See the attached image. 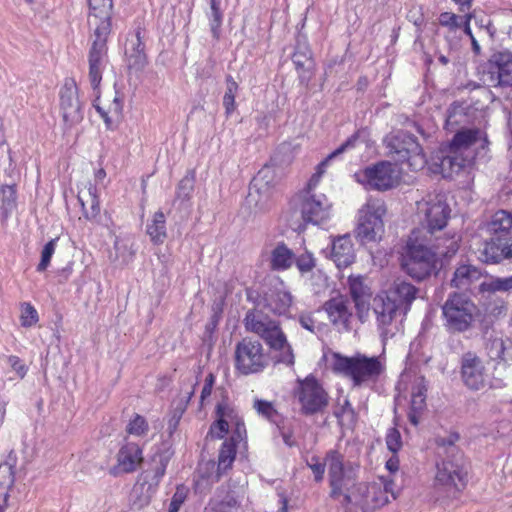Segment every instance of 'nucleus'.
<instances>
[{
    "label": "nucleus",
    "instance_id": "nucleus-27",
    "mask_svg": "<svg viewBox=\"0 0 512 512\" xmlns=\"http://www.w3.org/2000/svg\"><path fill=\"white\" fill-rule=\"evenodd\" d=\"M481 277L482 272L477 267L471 264H461L454 271L450 286L459 290H468Z\"/></svg>",
    "mask_w": 512,
    "mask_h": 512
},
{
    "label": "nucleus",
    "instance_id": "nucleus-57",
    "mask_svg": "<svg viewBox=\"0 0 512 512\" xmlns=\"http://www.w3.org/2000/svg\"><path fill=\"white\" fill-rule=\"evenodd\" d=\"M186 497H187V493H186L185 488L177 487L174 495L172 496L169 507L179 511V509H180L181 505L184 503Z\"/></svg>",
    "mask_w": 512,
    "mask_h": 512
},
{
    "label": "nucleus",
    "instance_id": "nucleus-30",
    "mask_svg": "<svg viewBox=\"0 0 512 512\" xmlns=\"http://www.w3.org/2000/svg\"><path fill=\"white\" fill-rule=\"evenodd\" d=\"M478 258L485 263H499L505 259V239L486 241L479 250Z\"/></svg>",
    "mask_w": 512,
    "mask_h": 512
},
{
    "label": "nucleus",
    "instance_id": "nucleus-56",
    "mask_svg": "<svg viewBox=\"0 0 512 512\" xmlns=\"http://www.w3.org/2000/svg\"><path fill=\"white\" fill-rule=\"evenodd\" d=\"M214 383H215V376L212 373L208 374L205 378L204 386L201 391V396H200L201 405H204L206 399H208L211 396Z\"/></svg>",
    "mask_w": 512,
    "mask_h": 512
},
{
    "label": "nucleus",
    "instance_id": "nucleus-25",
    "mask_svg": "<svg viewBox=\"0 0 512 512\" xmlns=\"http://www.w3.org/2000/svg\"><path fill=\"white\" fill-rule=\"evenodd\" d=\"M331 259L338 268L351 265L355 259V252L350 236H340L332 241Z\"/></svg>",
    "mask_w": 512,
    "mask_h": 512
},
{
    "label": "nucleus",
    "instance_id": "nucleus-52",
    "mask_svg": "<svg viewBox=\"0 0 512 512\" xmlns=\"http://www.w3.org/2000/svg\"><path fill=\"white\" fill-rule=\"evenodd\" d=\"M194 188L193 179L184 177L178 184L176 196L178 199L187 200L191 197Z\"/></svg>",
    "mask_w": 512,
    "mask_h": 512
},
{
    "label": "nucleus",
    "instance_id": "nucleus-23",
    "mask_svg": "<svg viewBox=\"0 0 512 512\" xmlns=\"http://www.w3.org/2000/svg\"><path fill=\"white\" fill-rule=\"evenodd\" d=\"M142 460L141 448L135 443H126L117 453V464L111 469V474L134 472Z\"/></svg>",
    "mask_w": 512,
    "mask_h": 512
},
{
    "label": "nucleus",
    "instance_id": "nucleus-16",
    "mask_svg": "<svg viewBox=\"0 0 512 512\" xmlns=\"http://www.w3.org/2000/svg\"><path fill=\"white\" fill-rule=\"evenodd\" d=\"M165 470L166 465L161 462L154 468V470L145 471L141 474L139 481L135 484L132 491V505L135 509H142L150 503L152 497L157 491L161 479L165 474Z\"/></svg>",
    "mask_w": 512,
    "mask_h": 512
},
{
    "label": "nucleus",
    "instance_id": "nucleus-40",
    "mask_svg": "<svg viewBox=\"0 0 512 512\" xmlns=\"http://www.w3.org/2000/svg\"><path fill=\"white\" fill-rule=\"evenodd\" d=\"M238 83L228 76L226 79V91L223 96V107L227 116L231 115L236 109V94L238 91Z\"/></svg>",
    "mask_w": 512,
    "mask_h": 512
},
{
    "label": "nucleus",
    "instance_id": "nucleus-33",
    "mask_svg": "<svg viewBox=\"0 0 512 512\" xmlns=\"http://www.w3.org/2000/svg\"><path fill=\"white\" fill-rule=\"evenodd\" d=\"M240 441L241 440H234L233 437H229L223 442L218 456L217 479L221 473L231 467L236 455V445Z\"/></svg>",
    "mask_w": 512,
    "mask_h": 512
},
{
    "label": "nucleus",
    "instance_id": "nucleus-44",
    "mask_svg": "<svg viewBox=\"0 0 512 512\" xmlns=\"http://www.w3.org/2000/svg\"><path fill=\"white\" fill-rule=\"evenodd\" d=\"M149 426L144 417L136 414L127 424L126 431L128 434L141 437L147 434Z\"/></svg>",
    "mask_w": 512,
    "mask_h": 512
},
{
    "label": "nucleus",
    "instance_id": "nucleus-3",
    "mask_svg": "<svg viewBox=\"0 0 512 512\" xmlns=\"http://www.w3.org/2000/svg\"><path fill=\"white\" fill-rule=\"evenodd\" d=\"M417 289L410 283L397 279L373 299V312L384 340L399 330L398 318L407 314L416 299Z\"/></svg>",
    "mask_w": 512,
    "mask_h": 512
},
{
    "label": "nucleus",
    "instance_id": "nucleus-22",
    "mask_svg": "<svg viewBox=\"0 0 512 512\" xmlns=\"http://www.w3.org/2000/svg\"><path fill=\"white\" fill-rule=\"evenodd\" d=\"M461 377L471 390H481L486 386L487 374L482 360L474 353L467 352L461 359Z\"/></svg>",
    "mask_w": 512,
    "mask_h": 512
},
{
    "label": "nucleus",
    "instance_id": "nucleus-29",
    "mask_svg": "<svg viewBox=\"0 0 512 512\" xmlns=\"http://www.w3.org/2000/svg\"><path fill=\"white\" fill-rule=\"evenodd\" d=\"M125 55L130 68L142 69L146 64V55L144 53V44L140 37V31H137L131 40L125 46Z\"/></svg>",
    "mask_w": 512,
    "mask_h": 512
},
{
    "label": "nucleus",
    "instance_id": "nucleus-21",
    "mask_svg": "<svg viewBox=\"0 0 512 512\" xmlns=\"http://www.w3.org/2000/svg\"><path fill=\"white\" fill-rule=\"evenodd\" d=\"M88 26L93 35H109L112 24V0H88Z\"/></svg>",
    "mask_w": 512,
    "mask_h": 512
},
{
    "label": "nucleus",
    "instance_id": "nucleus-20",
    "mask_svg": "<svg viewBox=\"0 0 512 512\" xmlns=\"http://www.w3.org/2000/svg\"><path fill=\"white\" fill-rule=\"evenodd\" d=\"M109 35H93L92 46L88 55L89 80L92 88L96 90L102 80V73L106 68L107 59V38Z\"/></svg>",
    "mask_w": 512,
    "mask_h": 512
},
{
    "label": "nucleus",
    "instance_id": "nucleus-42",
    "mask_svg": "<svg viewBox=\"0 0 512 512\" xmlns=\"http://www.w3.org/2000/svg\"><path fill=\"white\" fill-rule=\"evenodd\" d=\"M20 323L25 328L35 326L39 321V314L36 308L29 302H23L20 305Z\"/></svg>",
    "mask_w": 512,
    "mask_h": 512
},
{
    "label": "nucleus",
    "instance_id": "nucleus-62",
    "mask_svg": "<svg viewBox=\"0 0 512 512\" xmlns=\"http://www.w3.org/2000/svg\"><path fill=\"white\" fill-rule=\"evenodd\" d=\"M506 312H507V304L504 301H501L499 303V305H496L491 310V314L494 316H501V315L506 314Z\"/></svg>",
    "mask_w": 512,
    "mask_h": 512
},
{
    "label": "nucleus",
    "instance_id": "nucleus-47",
    "mask_svg": "<svg viewBox=\"0 0 512 512\" xmlns=\"http://www.w3.org/2000/svg\"><path fill=\"white\" fill-rule=\"evenodd\" d=\"M253 407L258 415L266 418L267 420L274 421L277 416V412L271 402L255 400Z\"/></svg>",
    "mask_w": 512,
    "mask_h": 512
},
{
    "label": "nucleus",
    "instance_id": "nucleus-48",
    "mask_svg": "<svg viewBox=\"0 0 512 512\" xmlns=\"http://www.w3.org/2000/svg\"><path fill=\"white\" fill-rule=\"evenodd\" d=\"M292 303V297L287 292H279L276 294L274 304L271 303L272 310L276 314H284Z\"/></svg>",
    "mask_w": 512,
    "mask_h": 512
},
{
    "label": "nucleus",
    "instance_id": "nucleus-11",
    "mask_svg": "<svg viewBox=\"0 0 512 512\" xmlns=\"http://www.w3.org/2000/svg\"><path fill=\"white\" fill-rule=\"evenodd\" d=\"M398 397L410 395V411L409 420L413 425L419 423V414L426 407L427 385L424 377L415 371H404L398 381L397 387Z\"/></svg>",
    "mask_w": 512,
    "mask_h": 512
},
{
    "label": "nucleus",
    "instance_id": "nucleus-34",
    "mask_svg": "<svg viewBox=\"0 0 512 512\" xmlns=\"http://www.w3.org/2000/svg\"><path fill=\"white\" fill-rule=\"evenodd\" d=\"M166 221L162 211L154 213L150 223L147 225V234L154 244H162L166 239Z\"/></svg>",
    "mask_w": 512,
    "mask_h": 512
},
{
    "label": "nucleus",
    "instance_id": "nucleus-49",
    "mask_svg": "<svg viewBox=\"0 0 512 512\" xmlns=\"http://www.w3.org/2000/svg\"><path fill=\"white\" fill-rule=\"evenodd\" d=\"M295 263L300 273L304 274L312 271L316 265V260L312 253L305 251L295 259Z\"/></svg>",
    "mask_w": 512,
    "mask_h": 512
},
{
    "label": "nucleus",
    "instance_id": "nucleus-7",
    "mask_svg": "<svg viewBox=\"0 0 512 512\" xmlns=\"http://www.w3.org/2000/svg\"><path fill=\"white\" fill-rule=\"evenodd\" d=\"M442 316L448 331L463 333L473 326L479 316V308L469 296L454 292L444 302Z\"/></svg>",
    "mask_w": 512,
    "mask_h": 512
},
{
    "label": "nucleus",
    "instance_id": "nucleus-64",
    "mask_svg": "<svg viewBox=\"0 0 512 512\" xmlns=\"http://www.w3.org/2000/svg\"><path fill=\"white\" fill-rule=\"evenodd\" d=\"M505 259H512V240L505 239Z\"/></svg>",
    "mask_w": 512,
    "mask_h": 512
},
{
    "label": "nucleus",
    "instance_id": "nucleus-14",
    "mask_svg": "<svg viewBox=\"0 0 512 512\" xmlns=\"http://www.w3.org/2000/svg\"><path fill=\"white\" fill-rule=\"evenodd\" d=\"M295 394L304 414L320 412L329 402L328 393L313 376H307L305 379L298 381Z\"/></svg>",
    "mask_w": 512,
    "mask_h": 512
},
{
    "label": "nucleus",
    "instance_id": "nucleus-18",
    "mask_svg": "<svg viewBox=\"0 0 512 512\" xmlns=\"http://www.w3.org/2000/svg\"><path fill=\"white\" fill-rule=\"evenodd\" d=\"M434 486L449 495H455L464 487L460 465L454 460L437 463Z\"/></svg>",
    "mask_w": 512,
    "mask_h": 512
},
{
    "label": "nucleus",
    "instance_id": "nucleus-2",
    "mask_svg": "<svg viewBox=\"0 0 512 512\" xmlns=\"http://www.w3.org/2000/svg\"><path fill=\"white\" fill-rule=\"evenodd\" d=\"M328 461L331 497L342 505H354L363 512H374L389 502V494L397 498L392 479L381 476L370 483L356 485L354 479L344 472L342 455L331 453Z\"/></svg>",
    "mask_w": 512,
    "mask_h": 512
},
{
    "label": "nucleus",
    "instance_id": "nucleus-54",
    "mask_svg": "<svg viewBox=\"0 0 512 512\" xmlns=\"http://www.w3.org/2000/svg\"><path fill=\"white\" fill-rule=\"evenodd\" d=\"M459 241L460 238L457 235L445 238L443 246L446 248V251L441 252L442 256H444L445 258H449L455 255L459 249Z\"/></svg>",
    "mask_w": 512,
    "mask_h": 512
},
{
    "label": "nucleus",
    "instance_id": "nucleus-46",
    "mask_svg": "<svg viewBox=\"0 0 512 512\" xmlns=\"http://www.w3.org/2000/svg\"><path fill=\"white\" fill-rule=\"evenodd\" d=\"M487 349L492 359H502L506 350V341L502 337H494L490 339Z\"/></svg>",
    "mask_w": 512,
    "mask_h": 512
},
{
    "label": "nucleus",
    "instance_id": "nucleus-10",
    "mask_svg": "<svg viewBox=\"0 0 512 512\" xmlns=\"http://www.w3.org/2000/svg\"><path fill=\"white\" fill-rule=\"evenodd\" d=\"M417 216L422 228H417L422 235L432 239L435 232L442 230L450 216V208L442 196H429L417 203Z\"/></svg>",
    "mask_w": 512,
    "mask_h": 512
},
{
    "label": "nucleus",
    "instance_id": "nucleus-1",
    "mask_svg": "<svg viewBox=\"0 0 512 512\" xmlns=\"http://www.w3.org/2000/svg\"><path fill=\"white\" fill-rule=\"evenodd\" d=\"M487 140L479 129L459 131L450 144L443 145L429 161L426 160L417 140L402 131L386 138L388 155L396 162H406L412 170H419L428 164L429 170L443 177H452L463 168L470 166L478 148H484Z\"/></svg>",
    "mask_w": 512,
    "mask_h": 512
},
{
    "label": "nucleus",
    "instance_id": "nucleus-4",
    "mask_svg": "<svg viewBox=\"0 0 512 512\" xmlns=\"http://www.w3.org/2000/svg\"><path fill=\"white\" fill-rule=\"evenodd\" d=\"M325 359L332 371L349 378L354 386L375 383L385 371V359L381 356L368 357L357 353L346 357L336 352H328Z\"/></svg>",
    "mask_w": 512,
    "mask_h": 512
},
{
    "label": "nucleus",
    "instance_id": "nucleus-15",
    "mask_svg": "<svg viewBox=\"0 0 512 512\" xmlns=\"http://www.w3.org/2000/svg\"><path fill=\"white\" fill-rule=\"evenodd\" d=\"M217 420L208 432L211 438L221 439L231 434L234 440H242L245 436V425L238 413L226 403H219L216 409Z\"/></svg>",
    "mask_w": 512,
    "mask_h": 512
},
{
    "label": "nucleus",
    "instance_id": "nucleus-26",
    "mask_svg": "<svg viewBox=\"0 0 512 512\" xmlns=\"http://www.w3.org/2000/svg\"><path fill=\"white\" fill-rule=\"evenodd\" d=\"M491 64L495 69L491 73L496 74L494 86H512V52L494 54Z\"/></svg>",
    "mask_w": 512,
    "mask_h": 512
},
{
    "label": "nucleus",
    "instance_id": "nucleus-35",
    "mask_svg": "<svg viewBox=\"0 0 512 512\" xmlns=\"http://www.w3.org/2000/svg\"><path fill=\"white\" fill-rule=\"evenodd\" d=\"M481 293H496V292H512V276L509 277H495L490 276L483 280L479 285Z\"/></svg>",
    "mask_w": 512,
    "mask_h": 512
},
{
    "label": "nucleus",
    "instance_id": "nucleus-6",
    "mask_svg": "<svg viewBox=\"0 0 512 512\" xmlns=\"http://www.w3.org/2000/svg\"><path fill=\"white\" fill-rule=\"evenodd\" d=\"M432 239L413 230L402 257V268L412 278L423 280L436 269V252L429 247Z\"/></svg>",
    "mask_w": 512,
    "mask_h": 512
},
{
    "label": "nucleus",
    "instance_id": "nucleus-51",
    "mask_svg": "<svg viewBox=\"0 0 512 512\" xmlns=\"http://www.w3.org/2000/svg\"><path fill=\"white\" fill-rule=\"evenodd\" d=\"M386 445L392 453H397L402 447L400 432L396 428H390L386 434Z\"/></svg>",
    "mask_w": 512,
    "mask_h": 512
},
{
    "label": "nucleus",
    "instance_id": "nucleus-43",
    "mask_svg": "<svg viewBox=\"0 0 512 512\" xmlns=\"http://www.w3.org/2000/svg\"><path fill=\"white\" fill-rule=\"evenodd\" d=\"M331 453L340 455L336 451H330L329 453H327L324 461H322L317 456H311L310 458H307L306 463H307L308 467L312 470L316 481H321L323 479L324 472H325V466L329 467L328 457H329V454H331Z\"/></svg>",
    "mask_w": 512,
    "mask_h": 512
},
{
    "label": "nucleus",
    "instance_id": "nucleus-50",
    "mask_svg": "<svg viewBox=\"0 0 512 512\" xmlns=\"http://www.w3.org/2000/svg\"><path fill=\"white\" fill-rule=\"evenodd\" d=\"M94 107L100 114L101 118L104 120L107 127H110L112 124V119L110 118L109 114L113 113L115 115H118L121 111V106L116 98L114 99L112 106L108 110H105L99 103L94 104Z\"/></svg>",
    "mask_w": 512,
    "mask_h": 512
},
{
    "label": "nucleus",
    "instance_id": "nucleus-38",
    "mask_svg": "<svg viewBox=\"0 0 512 512\" xmlns=\"http://www.w3.org/2000/svg\"><path fill=\"white\" fill-rule=\"evenodd\" d=\"M463 16L456 15L451 12H443L439 15V24L447 29L446 38H458L457 33L461 31V23Z\"/></svg>",
    "mask_w": 512,
    "mask_h": 512
},
{
    "label": "nucleus",
    "instance_id": "nucleus-39",
    "mask_svg": "<svg viewBox=\"0 0 512 512\" xmlns=\"http://www.w3.org/2000/svg\"><path fill=\"white\" fill-rule=\"evenodd\" d=\"M350 294L353 299L371 298L372 292L362 276H350L348 279Z\"/></svg>",
    "mask_w": 512,
    "mask_h": 512
},
{
    "label": "nucleus",
    "instance_id": "nucleus-28",
    "mask_svg": "<svg viewBox=\"0 0 512 512\" xmlns=\"http://www.w3.org/2000/svg\"><path fill=\"white\" fill-rule=\"evenodd\" d=\"M357 142V137L352 136L347 139L343 144H341L337 149H335L332 153H330L321 163H319L316 167L315 173L311 176L308 182L309 190L315 188L320 182L323 174L325 173L327 167L330 163L339 158L344 152L351 150L355 147Z\"/></svg>",
    "mask_w": 512,
    "mask_h": 512
},
{
    "label": "nucleus",
    "instance_id": "nucleus-12",
    "mask_svg": "<svg viewBox=\"0 0 512 512\" xmlns=\"http://www.w3.org/2000/svg\"><path fill=\"white\" fill-rule=\"evenodd\" d=\"M355 180L367 189L386 191L395 187L401 178L397 164L381 161L354 174Z\"/></svg>",
    "mask_w": 512,
    "mask_h": 512
},
{
    "label": "nucleus",
    "instance_id": "nucleus-55",
    "mask_svg": "<svg viewBox=\"0 0 512 512\" xmlns=\"http://www.w3.org/2000/svg\"><path fill=\"white\" fill-rule=\"evenodd\" d=\"M357 316L361 322H364L368 318L369 314V300L370 298L353 299Z\"/></svg>",
    "mask_w": 512,
    "mask_h": 512
},
{
    "label": "nucleus",
    "instance_id": "nucleus-60",
    "mask_svg": "<svg viewBox=\"0 0 512 512\" xmlns=\"http://www.w3.org/2000/svg\"><path fill=\"white\" fill-rule=\"evenodd\" d=\"M470 20H471V16L470 15H464L463 16V19H462V23H461V30L470 37V39H472L473 34H472V31H471V28H470Z\"/></svg>",
    "mask_w": 512,
    "mask_h": 512
},
{
    "label": "nucleus",
    "instance_id": "nucleus-31",
    "mask_svg": "<svg viewBox=\"0 0 512 512\" xmlns=\"http://www.w3.org/2000/svg\"><path fill=\"white\" fill-rule=\"evenodd\" d=\"M269 261L272 270H287L294 262V254L284 243H279L272 249Z\"/></svg>",
    "mask_w": 512,
    "mask_h": 512
},
{
    "label": "nucleus",
    "instance_id": "nucleus-32",
    "mask_svg": "<svg viewBox=\"0 0 512 512\" xmlns=\"http://www.w3.org/2000/svg\"><path fill=\"white\" fill-rule=\"evenodd\" d=\"M14 485L12 466L5 463L0 465V512H5L8 506L9 493Z\"/></svg>",
    "mask_w": 512,
    "mask_h": 512
},
{
    "label": "nucleus",
    "instance_id": "nucleus-13",
    "mask_svg": "<svg viewBox=\"0 0 512 512\" xmlns=\"http://www.w3.org/2000/svg\"><path fill=\"white\" fill-rule=\"evenodd\" d=\"M234 359L236 370L243 375L260 373L269 363L262 344L249 338L236 344Z\"/></svg>",
    "mask_w": 512,
    "mask_h": 512
},
{
    "label": "nucleus",
    "instance_id": "nucleus-9",
    "mask_svg": "<svg viewBox=\"0 0 512 512\" xmlns=\"http://www.w3.org/2000/svg\"><path fill=\"white\" fill-rule=\"evenodd\" d=\"M386 206L381 199H369L359 210L356 237L361 243L376 242L384 233Z\"/></svg>",
    "mask_w": 512,
    "mask_h": 512
},
{
    "label": "nucleus",
    "instance_id": "nucleus-53",
    "mask_svg": "<svg viewBox=\"0 0 512 512\" xmlns=\"http://www.w3.org/2000/svg\"><path fill=\"white\" fill-rule=\"evenodd\" d=\"M89 194L91 196V203L89 209L85 207V204L81 196H79V201L81 202L85 218H87L88 220H96L100 213L99 201L91 192H89Z\"/></svg>",
    "mask_w": 512,
    "mask_h": 512
},
{
    "label": "nucleus",
    "instance_id": "nucleus-45",
    "mask_svg": "<svg viewBox=\"0 0 512 512\" xmlns=\"http://www.w3.org/2000/svg\"><path fill=\"white\" fill-rule=\"evenodd\" d=\"M58 238L51 239L48 243L45 244L41 251V260L37 266V271L43 272L45 271L51 261L53 254L55 253L57 246Z\"/></svg>",
    "mask_w": 512,
    "mask_h": 512
},
{
    "label": "nucleus",
    "instance_id": "nucleus-8",
    "mask_svg": "<svg viewBox=\"0 0 512 512\" xmlns=\"http://www.w3.org/2000/svg\"><path fill=\"white\" fill-rule=\"evenodd\" d=\"M276 185V174L272 167L265 166L258 171L246 198L247 205L255 214L266 213L272 208Z\"/></svg>",
    "mask_w": 512,
    "mask_h": 512
},
{
    "label": "nucleus",
    "instance_id": "nucleus-61",
    "mask_svg": "<svg viewBox=\"0 0 512 512\" xmlns=\"http://www.w3.org/2000/svg\"><path fill=\"white\" fill-rule=\"evenodd\" d=\"M222 22V13L221 11H211V27L212 30H215L221 25Z\"/></svg>",
    "mask_w": 512,
    "mask_h": 512
},
{
    "label": "nucleus",
    "instance_id": "nucleus-5",
    "mask_svg": "<svg viewBox=\"0 0 512 512\" xmlns=\"http://www.w3.org/2000/svg\"><path fill=\"white\" fill-rule=\"evenodd\" d=\"M245 329L259 336L270 347L277 351L278 361L286 365L294 364V353L282 331L278 321L270 318L261 310L248 311L244 319Z\"/></svg>",
    "mask_w": 512,
    "mask_h": 512
},
{
    "label": "nucleus",
    "instance_id": "nucleus-41",
    "mask_svg": "<svg viewBox=\"0 0 512 512\" xmlns=\"http://www.w3.org/2000/svg\"><path fill=\"white\" fill-rule=\"evenodd\" d=\"M237 510L238 502L231 495H227L223 501L213 499L205 508V512H236Z\"/></svg>",
    "mask_w": 512,
    "mask_h": 512
},
{
    "label": "nucleus",
    "instance_id": "nucleus-63",
    "mask_svg": "<svg viewBox=\"0 0 512 512\" xmlns=\"http://www.w3.org/2000/svg\"><path fill=\"white\" fill-rule=\"evenodd\" d=\"M386 468L394 473L397 472L399 469V460L396 456H392L387 462H386Z\"/></svg>",
    "mask_w": 512,
    "mask_h": 512
},
{
    "label": "nucleus",
    "instance_id": "nucleus-17",
    "mask_svg": "<svg viewBox=\"0 0 512 512\" xmlns=\"http://www.w3.org/2000/svg\"><path fill=\"white\" fill-rule=\"evenodd\" d=\"M301 216L305 223L320 225L331 217V203L323 194H311L309 191L302 197Z\"/></svg>",
    "mask_w": 512,
    "mask_h": 512
},
{
    "label": "nucleus",
    "instance_id": "nucleus-24",
    "mask_svg": "<svg viewBox=\"0 0 512 512\" xmlns=\"http://www.w3.org/2000/svg\"><path fill=\"white\" fill-rule=\"evenodd\" d=\"M324 310L334 326L346 330L349 328L352 312L346 298L338 296L328 300L324 304Z\"/></svg>",
    "mask_w": 512,
    "mask_h": 512
},
{
    "label": "nucleus",
    "instance_id": "nucleus-59",
    "mask_svg": "<svg viewBox=\"0 0 512 512\" xmlns=\"http://www.w3.org/2000/svg\"><path fill=\"white\" fill-rule=\"evenodd\" d=\"M299 322H300V324H301V326L303 328H305V329H307L308 331H311V332L314 331L315 322H314V320L312 319L311 316L303 315V316L300 317Z\"/></svg>",
    "mask_w": 512,
    "mask_h": 512
},
{
    "label": "nucleus",
    "instance_id": "nucleus-58",
    "mask_svg": "<svg viewBox=\"0 0 512 512\" xmlns=\"http://www.w3.org/2000/svg\"><path fill=\"white\" fill-rule=\"evenodd\" d=\"M8 363L20 378H23L26 375L27 367L19 357L10 356L8 358Z\"/></svg>",
    "mask_w": 512,
    "mask_h": 512
},
{
    "label": "nucleus",
    "instance_id": "nucleus-37",
    "mask_svg": "<svg viewBox=\"0 0 512 512\" xmlns=\"http://www.w3.org/2000/svg\"><path fill=\"white\" fill-rule=\"evenodd\" d=\"M16 187L3 185L0 188V210L4 218H8L17 206Z\"/></svg>",
    "mask_w": 512,
    "mask_h": 512
},
{
    "label": "nucleus",
    "instance_id": "nucleus-19",
    "mask_svg": "<svg viewBox=\"0 0 512 512\" xmlns=\"http://www.w3.org/2000/svg\"><path fill=\"white\" fill-rule=\"evenodd\" d=\"M60 111L67 127H73L83 119L76 83L67 80L60 90Z\"/></svg>",
    "mask_w": 512,
    "mask_h": 512
},
{
    "label": "nucleus",
    "instance_id": "nucleus-36",
    "mask_svg": "<svg viewBox=\"0 0 512 512\" xmlns=\"http://www.w3.org/2000/svg\"><path fill=\"white\" fill-rule=\"evenodd\" d=\"M490 233H512V211L499 210L493 214L488 223Z\"/></svg>",
    "mask_w": 512,
    "mask_h": 512
}]
</instances>
